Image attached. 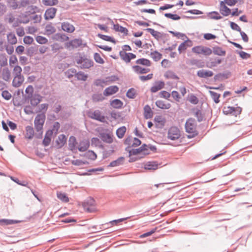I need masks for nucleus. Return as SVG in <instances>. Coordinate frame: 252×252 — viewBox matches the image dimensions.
<instances>
[{
    "instance_id": "1",
    "label": "nucleus",
    "mask_w": 252,
    "mask_h": 252,
    "mask_svg": "<svg viewBox=\"0 0 252 252\" xmlns=\"http://www.w3.org/2000/svg\"><path fill=\"white\" fill-rule=\"evenodd\" d=\"M195 119L192 118L188 119L186 122L185 126L186 131L189 134L187 135L188 139L192 138L198 134V131L195 129Z\"/></svg>"
},
{
    "instance_id": "2",
    "label": "nucleus",
    "mask_w": 252,
    "mask_h": 252,
    "mask_svg": "<svg viewBox=\"0 0 252 252\" xmlns=\"http://www.w3.org/2000/svg\"><path fill=\"white\" fill-rule=\"evenodd\" d=\"M76 63L79 65L77 67L81 69H89L94 66V63L91 59H88L86 56H80L75 59Z\"/></svg>"
},
{
    "instance_id": "3",
    "label": "nucleus",
    "mask_w": 252,
    "mask_h": 252,
    "mask_svg": "<svg viewBox=\"0 0 252 252\" xmlns=\"http://www.w3.org/2000/svg\"><path fill=\"white\" fill-rule=\"evenodd\" d=\"M45 120L46 115L44 113H39L36 116L34 121V125L36 131H40L43 129Z\"/></svg>"
},
{
    "instance_id": "4",
    "label": "nucleus",
    "mask_w": 252,
    "mask_h": 252,
    "mask_svg": "<svg viewBox=\"0 0 252 252\" xmlns=\"http://www.w3.org/2000/svg\"><path fill=\"white\" fill-rule=\"evenodd\" d=\"M87 116L92 119L98 121L101 123H105V117L102 115L99 110H95L94 112L89 111L87 113Z\"/></svg>"
},
{
    "instance_id": "5",
    "label": "nucleus",
    "mask_w": 252,
    "mask_h": 252,
    "mask_svg": "<svg viewBox=\"0 0 252 252\" xmlns=\"http://www.w3.org/2000/svg\"><path fill=\"white\" fill-rule=\"evenodd\" d=\"M167 137L171 140H175L180 138V131L176 126H171L168 131Z\"/></svg>"
},
{
    "instance_id": "6",
    "label": "nucleus",
    "mask_w": 252,
    "mask_h": 252,
    "mask_svg": "<svg viewBox=\"0 0 252 252\" xmlns=\"http://www.w3.org/2000/svg\"><path fill=\"white\" fill-rule=\"evenodd\" d=\"M242 110V108L239 106L236 107L228 106L227 108H224V109L223 110V113L225 115H231L236 117L241 113Z\"/></svg>"
},
{
    "instance_id": "7",
    "label": "nucleus",
    "mask_w": 252,
    "mask_h": 252,
    "mask_svg": "<svg viewBox=\"0 0 252 252\" xmlns=\"http://www.w3.org/2000/svg\"><path fill=\"white\" fill-rule=\"evenodd\" d=\"M65 47L69 49L71 47L72 49L77 48L82 45V40L81 38H75L70 40L69 42L65 43Z\"/></svg>"
},
{
    "instance_id": "8",
    "label": "nucleus",
    "mask_w": 252,
    "mask_h": 252,
    "mask_svg": "<svg viewBox=\"0 0 252 252\" xmlns=\"http://www.w3.org/2000/svg\"><path fill=\"white\" fill-rule=\"evenodd\" d=\"M57 8L51 7L47 8L44 14V19L46 20L53 19L56 16L57 12Z\"/></svg>"
},
{
    "instance_id": "9",
    "label": "nucleus",
    "mask_w": 252,
    "mask_h": 252,
    "mask_svg": "<svg viewBox=\"0 0 252 252\" xmlns=\"http://www.w3.org/2000/svg\"><path fill=\"white\" fill-rule=\"evenodd\" d=\"M161 167V163L157 161H150L147 162L144 165L146 170L150 171L155 170Z\"/></svg>"
},
{
    "instance_id": "10",
    "label": "nucleus",
    "mask_w": 252,
    "mask_h": 252,
    "mask_svg": "<svg viewBox=\"0 0 252 252\" xmlns=\"http://www.w3.org/2000/svg\"><path fill=\"white\" fill-rule=\"evenodd\" d=\"M231 72L228 70H226L223 72V73H219L216 74L214 76V80L215 82H216L217 81H222L223 79H228L231 76Z\"/></svg>"
},
{
    "instance_id": "11",
    "label": "nucleus",
    "mask_w": 252,
    "mask_h": 252,
    "mask_svg": "<svg viewBox=\"0 0 252 252\" xmlns=\"http://www.w3.org/2000/svg\"><path fill=\"white\" fill-rule=\"evenodd\" d=\"M154 122L156 126L161 129L163 128L166 123V120L161 115H157L154 118Z\"/></svg>"
},
{
    "instance_id": "12",
    "label": "nucleus",
    "mask_w": 252,
    "mask_h": 252,
    "mask_svg": "<svg viewBox=\"0 0 252 252\" xmlns=\"http://www.w3.org/2000/svg\"><path fill=\"white\" fill-rule=\"evenodd\" d=\"M107 19L110 21L111 23L113 25V29L116 32H119L121 33H123L125 35H127L128 34V31L126 28L120 25L119 24H115L113 21L110 18L108 17L107 18Z\"/></svg>"
},
{
    "instance_id": "13",
    "label": "nucleus",
    "mask_w": 252,
    "mask_h": 252,
    "mask_svg": "<svg viewBox=\"0 0 252 252\" xmlns=\"http://www.w3.org/2000/svg\"><path fill=\"white\" fill-rule=\"evenodd\" d=\"M145 30L150 32L152 35L157 40H159L163 36H165L168 35L166 33L156 31L152 28H147Z\"/></svg>"
},
{
    "instance_id": "14",
    "label": "nucleus",
    "mask_w": 252,
    "mask_h": 252,
    "mask_svg": "<svg viewBox=\"0 0 252 252\" xmlns=\"http://www.w3.org/2000/svg\"><path fill=\"white\" fill-rule=\"evenodd\" d=\"M53 134V129H48L46 131L44 138L42 141V144L47 147L49 146L51 141V137Z\"/></svg>"
},
{
    "instance_id": "15",
    "label": "nucleus",
    "mask_w": 252,
    "mask_h": 252,
    "mask_svg": "<svg viewBox=\"0 0 252 252\" xmlns=\"http://www.w3.org/2000/svg\"><path fill=\"white\" fill-rule=\"evenodd\" d=\"M42 97L38 94H33L30 98L31 105L32 107L36 106L42 100Z\"/></svg>"
},
{
    "instance_id": "16",
    "label": "nucleus",
    "mask_w": 252,
    "mask_h": 252,
    "mask_svg": "<svg viewBox=\"0 0 252 252\" xmlns=\"http://www.w3.org/2000/svg\"><path fill=\"white\" fill-rule=\"evenodd\" d=\"M220 12L223 16H227L231 13V9L228 7L224 1H221L220 3Z\"/></svg>"
},
{
    "instance_id": "17",
    "label": "nucleus",
    "mask_w": 252,
    "mask_h": 252,
    "mask_svg": "<svg viewBox=\"0 0 252 252\" xmlns=\"http://www.w3.org/2000/svg\"><path fill=\"white\" fill-rule=\"evenodd\" d=\"M213 72L209 70L201 69L197 72L196 75L200 78H207L213 75Z\"/></svg>"
},
{
    "instance_id": "18",
    "label": "nucleus",
    "mask_w": 252,
    "mask_h": 252,
    "mask_svg": "<svg viewBox=\"0 0 252 252\" xmlns=\"http://www.w3.org/2000/svg\"><path fill=\"white\" fill-rule=\"evenodd\" d=\"M119 91V87L117 86H111L106 88L104 92L103 95L109 96L116 93Z\"/></svg>"
},
{
    "instance_id": "19",
    "label": "nucleus",
    "mask_w": 252,
    "mask_h": 252,
    "mask_svg": "<svg viewBox=\"0 0 252 252\" xmlns=\"http://www.w3.org/2000/svg\"><path fill=\"white\" fill-rule=\"evenodd\" d=\"M33 88L32 85H29L25 90L26 94L24 96L25 102H29L30 98L33 94Z\"/></svg>"
},
{
    "instance_id": "20",
    "label": "nucleus",
    "mask_w": 252,
    "mask_h": 252,
    "mask_svg": "<svg viewBox=\"0 0 252 252\" xmlns=\"http://www.w3.org/2000/svg\"><path fill=\"white\" fill-rule=\"evenodd\" d=\"M24 81V77L22 75L14 76V79L12 82V86L15 88L20 87Z\"/></svg>"
},
{
    "instance_id": "21",
    "label": "nucleus",
    "mask_w": 252,
    "mask_h": 252,
    "mask_svg": "<svg viewBox=\"0 0 252 252\" xmlns=\"http://www.w3.org/2000/svg\"><path fill=\"white\" fill-rule=\"evenodd\" d=\"M99 137L104 142L111 144L113 142L112 136L108 133L100 132L99 133Z\"/></svg>"
},
{
    "instance_id": "22",
    "label": "nucleus",
    "mask_w": 252,
    "mask_h": 252,
    "mask_svg": "<svg viewBox=\"0 0 252 252\" xmlns=\"http://www.w3.org/2000/svg\"><path fill=\"white\" fill-rule=\"evenodd\" d=\"M67 138L63 134H60L58 136V139L56 140V143L58 148L63 147L66 142Z\"/></svg>"
},
{
    "instance_id": "23",
    "label": "nucleus",
    "mask_w": 252,
    "mask_h": 252,
    "mask_svg": "<svg viewBox=\"0 0 252 252\" xmlns=\"http://www.w3.org/2000/svg\"><path fill=\"white\" fill-rule=\"evenodd\" d=\"M147 147V144H143L140 147L137 149H131L128 151L129 157L138 154H142V151L144 150V147Z\"/></svg>"
},
{
    "instance_id": "24",
    "label": "nucleus",
    "mask_w": 252,
    "mask_h": 252,
    "mask_svg": "<svg viewBox=\"0 0 252 252\" xmlns=\"http://www.w3.org/2000/svg\"><path fill=\"white\" fill-rule=\"evenodd\" d=\"M133 70L137 74H145L150 72V69L148 68L142 67L138 65H134L132 66Z\"/></svg>"
},
{
    "instance_id": "25",
    "label": "nucleus",
    "mask_w": 252,
    "mask_h": 252,
    "mask_svg": "<svg viewBox=\"0 0 252 252\" xmlns=\"http://www.w3.org/2000/svg\"><path fill=\"white\" fill-rule=\"evenodd\" d=\"M165 83L163 81L156 82L154 85L151 88L152 93H156L158 91L162 89L164 87Z\"/></svg>"
},
{
    "instance_id": "26",
    "label": "nucleus",
    "mask_w": 252,
    "mask_h": 252,
    "mask_svg": "<svg viewBox=\"0 0 252 252\" xmlns=\"http://www.w3.org/2000/svg\"><path fill=\"white\" fill-rule=\"evenodd\" d=\"M191 46V41L188 38L187 40L183 42L178 47V51L179 54H181L183 51H185L188 47Z\"/></svg>"
},
{
    "instance_id": "27",
    "label": "nucleus",
    "mask_w": 252,
    "mask_h": 252,
    "mask_svg": "<svg viewBox=\"0 0 252 252\" xmlns=\"http://www.w3.org/2000/svg\"><path fill=\"white\" fill-rule=\"evenodd\" d=\"M94 200L92 198H89L84 201L83 206L84 209H86L88 212H91L92 210L90 208V207L94 206Z\"/></svg>"
},
{
    "instance_id": "28",
    "label": "nucleus",
    "mask_w": 252,
    "mask_h": 252,
    "mask_svg": "<svg viewBox=\"0 0 252 252\" xmlns=\"http://www.w3.org/2000/svg\"><path fill=\"white\" fill-rule=\"evenodd\" d=\"M62 29L69 33H72L75 31L74 27L68 22H63L62 24Z\"/></svg>"
},
{
    "instance_id": "29",
    "label": "nucleus",
    "mask_w": 252,
    "mask_h": 252,
    "mask_svg": "<svg viewBox=\"0 0 252 252\" xmlns=\"http://www.w3.org/2000/svg\"><path fill=\"white\" fill-rule=\"evenodd\" d=\"M143 109L144 117L145 119H149L153 117L154 113L148 104L146 105Z\"/></svg>"
},
{
    "instance_id": "30",
    "label": "nucleus",
    "mask_w": 252,
    "mask_h": 252,
    "mask_svg": "<svg viewBox=\"0 0 252 252\" xmlns=\"http://www.w3.org/2000/svg\"><path fill=\"white\" fill-rule=\"evenodd\" d=\"M77 144L76 139L74 136H70L68 140L69 149L73 153L76 150V145Z\"/></svg>"
},
{
    "instance_id": "31",
    "label": "nucleus",
    "mask_w": 252,
    "mask_h": 252,
    "mask_svg": "<svg viewBox=\"0 0 252 252\" xmlns=\"http://www.w3.org/2000/svg\"><path fill=\"white\" fill-rule=\"evenodd\" d=\"M89 141H82L79 143V146L78 148V149L80 152H85L89 148Z\"/></svg>"
},
{
    "instance_id": "32",
    "label": "nucleus",
    "mask_w": 252,
    "mask_h": 252,
    "mask_svg": "<svg viewBox=\"0 0 252 252\" xmlns=\"http://www.w3.org/2000/svg\"><path fill=\"white\" fill-rule=\"evenodd\" d=\"M156 105L159 108L162 109H168L171 107V104L169 103H165L163 100H158L156 101Z\"/></svg>"
},
{
    "instance_id": "33",
    "label": "nucleus",
    "mask_w": 252,
    "mask_h": 252,
    "mask_svg": "<svg viewBox=\"0 0 252 252\" xmlns=\"http://www.w3.org/2000/svg\"><path fill=\"white\" fill-rule=\"evenodd\" d=\"M26 135L25 137L28 139H32L34 134L33 127L31 126H27L26 127Z\"/></svg>"
},
{
    "instance_id": "34",
    "label": "nucleus",
    "mask_w": 252,
    "mask_h": 252,
    "mask_svg": "<svg viewBox=\"0 0 252 252\" xmlns=\"http://www.w3.org/2000/svg\"><path fill=\"white\" fill-rule=\"evenodd\" d=\"M125 160V158L123 157H119L116 160L112 161L108 165V167H114L119 166L123 164Z\"/></svg>"
},
{
    "instance_id": "35",
    "label": "nucleus",
    "mask_w": 252,
    "mask_h": 252,
    "mask_svg": "<svg viewBox=\"0 0 252 252\" xmlns=\"http://www.w3.org/2000/svg\"><path fill=\"white\" fill-rule=\"evenodd\" d=\"M110 105L114 108L120 109L123 107V102L120 99L116 98L110 102Z\"/></svg>"
},
{
    "instance_id": "36",
    "label": "nucleus",
    "mask_w": 252,
    "mask_h": 252,
    "mask_svg": "<svg viewBox=\"0 0 252 252\" xmlns=\"http://www.w3.org/2000/svg\"><path fill=\"white\" fill-rule=\"evenodd\" d=\"M135 63L137 64H141L146 66H150L151 65V61L147 59L143 58L137 59L135 61Z\"/></svg>"
},
{
    "instance_id": "37",
    "label": "nucleus",
    "mask_w": 252,
    "mask_h": 252,
    "mask_svg": "<svg viewBox=\"0 0 252 252\" xmlns=\"http://www.w3.org/2000/svg\"><path fill=\"white\" fill-rule=\"evenodd\" d=\"M212 51L215 55L218 56H225L226 54L225 51L222 50V49L219 46H215L213 47Z\"/></svg>"
},
{
    "instance_id": "38",
    "label": "nucleus",
    "mask_w": 252,
    "mask_h": 252,
    "mask_svg": "<svg viewBox=\"0 0 252 252\" xmlns=\"http://www.w3.org/2000/svg\"><path fill=\"white\" fill-rule=\"evenodd\" d=\"M48 103H42L39 105L38 109H36L35 110V113H44V114H46V112L48 108Z\"/></svg>"
},
{
    "instance_id": "39",
    "label": "nucleus",
    "mask_w": 252,
    "mask_h": 252,
    "mask_svg": "<svg viewBox=\"0 0 252 252\" xmlns=\"http://www.w3.org/2000/svg\"><path fill=\"white\" fill-rule=\"evenodd\" d=\"M97 36L103 40L111 42L114 44L116 43V40L112 36L104 35L101 33H98Z\"/></svg>"
},
{
    "instance_id": "40",
    "label": "nucleus",
    "mask_w": 252,
    "mask_h": 252,
    "mask_svg": "<svg viewBox=\"0 0 252 252\" xmlns=\"http://www.w3.org/2000/svg\"><path fill=\"white\" fill-rule=\"evenodd\" d=\"M86 158L91 159L92 160H95L97 158L96 154L92 150H88L83 155Z\"/></svg>"
},
{
    "instance_id": "41",
    "label": "nucleus",
    "mask_w": 252,
    "mask_h": 252,
    "mask_svg": "<svg viewBox=\"0 0 252 252\" xmlns=\"http://www.w3.org/2000/svg\"><path fill=\"white\" fill-rule=\"evenodd\" d=\"M119 55L126 63H128L130 62V57L129 56V53H126L124 51H120L119 52Z\"/></svg>"
},
{
    "instance_id": "42",
    "label": "nucleus",
    "mask_w": 252,
    "mask_h": 252,
    "mask_svg": "<svg viewBox=\"0 0 252 252\" xmlns=\"http://www.w3.org/2000/svg\"><path fill=\"white\" fill-rule=\"evenodd\" d=\"M126 128L125 126L118 128L116 130V135L119 138H122L126 132Z\"/></svg>"
},
{
    "instance_id": "43",
    "label": "nucleus",
    "mask_w": 252,
    "mask_h": 252,
    "mask_svg": "<svg viewBox=\"0 0 252 252\" xmlns=\"http://www.w3.org/2000/svg\"><path fill=\"white\" fill-rule=\"evenodd\" d=\"M37 50V46H31L27 49L26 54L27 56H29L30 57H32L34 54H36Z\"/></svg>"
},
{
    "instance_id": "44",
    "label": "nucleus",
    "mask_w": 252,
    "mask_h": 252,
    "mask_svg": "<svg viewBox=\"0 0 252 252\" xmlns=\"http://www.w3.org/2000/svg\"><path fill=\"white\" fill-rule=\"evenodd\" d=\"M8 42L11 45L17 43V40L15 34L13 32L9 33L7 35Z\"/></svg>"
},
{
    "instance_id": "45",
    "label": "nucleus",
    "mask_w": 252,
    "mask_h": 252,
    "mask_svg": "<svg viewBox=\"0 0 252 252\" xmlns=\"http://www.w3.org/2000/svg\"><path fill=\"white\" fill-rule=\"evenodd\" d=\"M164 77L167 79H172L178 80L179 79V77L172 71L168 70L167 71L164 75Z\"/></svg>"
},
{
    "instance_id": "46",
    "label": "nucleus",
    "mask_w": 252,
    "mask_h": 252,
    "mask_svg": "<svg viewBox=\"0 0 252 252\" xmlns=\"http://www.w3.org/2000/svg\"><path fill=\"white\" fill-rule=\"evenodd\" d=\"M208 15L210 19L214 20H220L222 18V16H220L219 13L216 11H213L210 12L208 13Z\"/></svg>"
},
{
    "instance_id": "47",
    "label": "nucleus",
    "mask_w": 252,
    "mask_h": 252,
    "mask_svg": "<svg viewBox=\"0 0 252 252\" xmlns=\"http://www.w3.org/2000/svg\"><path fill=\"white\" fill-rule=\"evenodd\" d=\"M190 63L191 65H195L198 68H202L204 67L205 63L204 62L201 61V60H198L196 59H191L190 60Z\"/></svg>"
},
{
    "instance_id": "48",
    "label": "nucleus",
    "mask_w": 252,
    "mask_h": 252,
    "mask_svg": "<svg viewBox=\"0 0 252 252\" xmlns=\"http://www.w3.org/2000/svg\"><path fill=\"white\" fill-rule=\"evenodd\" d=\"M136 91L135 89L131 88L129 89L126 93V96L130 99H133L136 97Z\"/></svg>"
},
{
    "instance_id": "49",
    "label": "nucleus",
    "mask_w": 252,
    "mask_h": 252,
    "mask_svg": "<svg viewBox=\"0 0 252 252\" xmlns=\"http://www.w3.org/2000/svg\"><path fill=\"white\" fill-rule=\"evenodd\" d=\"M209 93L210 94L211 97L213 99L214 102L217 104L219 103L220 101L219 98L220 97V94L212 91H209Z\"/></svg>"
},
{
    "instance_id": "50",
    "label": "nucleus",
    "mask_w": 252,
    "mask_h": 252,
    "mask_svg": "<svg viewBox=\"0 0 252 252\" xmlns=\"http://www.w3.org/2000/svg\"><path fill=\"white\" fill-rule=\"evenodd\" d=\"M150 55L154 60V61L155 62H158L162 58V54L159 53L157 50H155L153 52H151Z\"/></svg>"
},
{
    "instance_id": "51",
    "label": "nucleus",
    "mask_w": 252,
    "mask_h": 252,
    "mask_svg": "<svg viewBox=\"0 0 252 252\" xmlns=\"http://www.w3.org/2000/svg\"><path fill=\"white\" fill-rule=\"evenodd\" d=\"M88 77V75L87 74H85L83 72L81 71H78L77 74H76V78L78 80L81 81H86Z\"/></svg>"
},
{
    "instance_id": "52",
    "label": "nucleus",
    "mask_w": 252,
    "mask_h": 252,
    "mask_svg": "<svg viewBox=\"0 0 252 252\" xmlns=\"http://www.w3.org/2000/svg\"><path fill=\"white\" fill-rule=\"evenodd\" d=\"M10 77V72L8 68H4L2 70V79L8 81L9 80Z\"/></svg>"
},
{
    "instance_id": "53",
    "label": "nucleus",
    "mask_w": 252,
    "mask_h": 252,
    "mask_svg": "<svg viewBox=\"0 0 252 252\" xmlns=\"http://www.w3.org/2000/svg\"><path fill=\"white\" fill-rule=\"evenodd\" d=\"M7 64V59L5 54L0 55V71L2 66H6Z\"/></svg>"
},
{
    "instance_id": "54",
    "label": "nucleus",
    "mask_w": 252,
    "mask_h": 252,
    "mask_svg": "<svg viewBox=\"0 0 252 252\" xmlns=\"http://www.w3.org/2000/svg\"><path fill=\"white\" fill-rule=\"evenodd\" d=\"M42 3L45 6H52L58 4V0H42Z\"/></svg>"
},
{
    "instance_id": "55",
    "label": "nucleus",
    "mask_w": 252,
    "mask_h": 252,
    "mask_svg": "<svg viewBox=\"0 0 252 252\" xmlns=\"http://www.w3.org/2000/svg\"><path fill=\"white\" fill-rule=\"evenodd\" d=\"M104 98L101 94H94L92 95V99L94 102L102 101Z\"/></svg>"
},
{
    "instance_id": "56",
    "label": "nucleus",
    "mask_w": 252,
    "mask_h": 252,
    "mask_svg": "<svg viewBox=\"0 0 252 252\" xmlns=\"http://www.w3.org/2000/svg\"><path fill=\"white\" fill-rule=\"evenodd\" d=\"M45 32L48 35H51L56 32V29L53 27L51 23L47 24L45 27Z\"/></svg>"
},
{
    "instance_id": "57",
    "label": "nucleus",
    "mask_w": 252,
    "mask_h": 252,
    "mask_svg": "<svg viewBox=\"0 0 252 252\" xmlns=\"http://www.w3.org/2000/svg\"><path fill=\"white\" fill-rule=\"evenodd\" d=\"M76 69L75 68H70L68 69L65 72V75L67 76L68 78H72L74 75L76 77V74H77Z\"/></svg>"
},
{
    "instance_id": "58",
    "label": "nucleus",
    "mask_w": 252,
    "mask_h": 252,
    "mask_svg": "<svg viewBox=\"0 0 252 252\" xmlns=\"http://www.w3.org/2000/svg\"><path fill=\"white\" fill-rule=\"evenodd\" d=\"M164 16L167 18L171 19L173 20H179L181 19V17L176 14H173L171 13H166L164 14Z\"/></svg>"
},
{
    "instance_id": "59",
    "label": "nucleus",
    "mask_w": 252,
    "mask_h": 252,
    "mask_svg": "<svg viewBox=\"0 0 252 252\" xmlns=\"http://www.w3.org/2000/svg\"><path fill=\"white\" fill-rule=\"evenodd\" d=\"M17 221L13 220L1 219L0 220V225H7L16 223Z\"/></svg>"
},
{
    "instance_id": "60",
    "label": "nucleus",
    "mask_w": 252,
    "mask_h": 252,
    "mask_svg": "<svg viewBox=\"0 0 252 252\" xmlns=\"http://www.w3.org/2000/svg\"><path fill=\"white\" fill-rule=\"evenodd\" d=\"M195 116L197 118V121L201 122L203 120L204 115L202 113L199 109H196V111L194 112Z\"/></svg>"
},
{
    "instance_id": "61",
    "label": "nucleus",
    "mask_w": 252,
    "mask_h": 252,
    "mask_svg": "<svg viewBox=\"0 0 252 252\" xmlns=\"http://www.w3.org/2000/svg\"><path fill=\"white\" fill-rule=\"evenodd\" d=\"M94 59L95 62L99 64H103L104 63V60L101 57L98 53H95L94 54Z\"/></svg>"
},
{
    "instance_id": "62",
    "label": "nucleus",
    "mask_w": 252,
    "mask_h": 252,
    "mask_svg": "<svg viewBox=\"0 0 252 252\" xmlns=\"http://www.w3.org/2000/svg\"><path fill=\"white\" fill-rule=\"evenodd\" d=\"M58 198L64 202H67L69 201L68 197L66 196V194L62 192L57 193Z\"/></svg>"
},
{
    "instance_id": "63",
    "label": "nucleus",
    "mask_w": 252,
    "mask_h": 252,
    "mask_svg": "<svg viewBox=\"0 0 252 252\" xmlns=\"http://www.w3.org/2000/svg\"><path fill=\"white\" fill-rule=\"evenodd\" d=\"M35 40L37 42L40 44H46L48 42V39L43 36L37 35L35 37Z\"/></svg>"
},
{
    "instance_id": "64",
    "label": "nucleus",
    "mask_w": 252,
    "mask_h": 252,
    "mask_svg": "<svg viewBox=\"0 0 252 252\" xmlns=\"http://www.w3.org/2000/svg\"><path fill=\"white\" fill-rule=\"evenodd\" d=\"M71 163L76 166H81L84 164H89V162L87 161L86 160H82L81 159H76V160H73L71 161Z\"/></svg>"
}]
</instances>
